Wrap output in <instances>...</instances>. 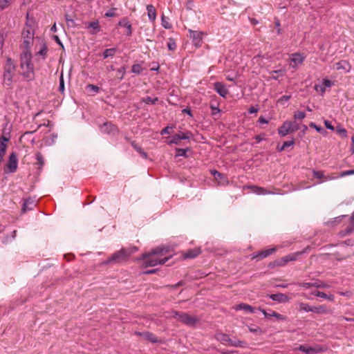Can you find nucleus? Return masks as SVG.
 Listing matches in <instances>:
<instances>
[{"label":"nucleus","instance_id":"16","mask_svg":"<svg viewBox=\"0 0 354 354\" xmlns=\"http://www.w3.org/2000/svg\"><path fill=\"white\" fill-rule=\"evenodd\" d=\"M258 310L261 311L266 318H270L272 317H275L276 319L281 321L287 320V317L283 316L274 310H270L269 312H267L266 310L259 308Z\"/></svg>","mask_w":354,"mask_h":354},{"label":"nucleus","instance_id":"51","mask_svg":"<svg viewBox=\"0 0 354 354\" xmlns=\"http://www.w3.org/2000/svg\"><path fill=\"white\" fill-rule=\"evenodd\" d=\"M117 10V8H112L109 9V10H107L105 12L104 16L106 17H113L115 16V10Z\"/></svg>","mask_w":354,"mask_h":354},{"label":"nucleus","instance_id":"12","mask_svg":"<svg viewBox=\"0 0 354 354\" xmlns=\"http://www.w3.org/2000/svg\"><path fill=\"white\" fill-rule=\"evenodd\" d=\"M298 349L306 354H317L322 351V349L319 346H310L308 345H301Z\"/></svg>","mask_w":354,"mask_h":354},{"label":"nucleus","instance_id":"29","mask_svg":"<svg viewBox=\"0 0 354 354\" xmlns=\"http://www.w3.org/2000/svg\"><path fill=\"white\" fill-rule=\"evenodd\" d=\"M337 70H345L346 72H349L351 66L349 63L346 60H341L335 64Z\"/></svg>","mask_w":354,"mask_h":354},{"label":"nucleus","instance_id":"30","mask_svg":"<svg viewBox=\"0 0 354 354\" xmlns=\"http://www.w3.org/2000/svg\"><path fill=\"white\" fill-rule=\"evenodd\" d=\"M312 313L317 314H328L330 313L325 305H321L319 306H312Z\"/></svg>","mask_w":354,"mask_h":354},{"label":"nucleus","instance_id":"9","mask_svg":"<svg viewBox=\"0 0 354 354\" xmlns=\"http://www.w3.org/2000/svg\"><path fill=\"white\" fill-rule=\"evenodd\" d=\"M313 177L319 180L316 184H321L324 182L333 180L338 178L335 174H325L324 171L313 170Z\"/></svg>","mask_w":354,"mask_h":354},{"label":"nucleus","instance_id":"4","mask_svg":"<svg viewBox=\"0 0 354 354\" xmlns=\"http://www.w3.org/2000/svg\"><path fill=\"white\" fill-rule=\"evenodd\" d=\"M128 259L127 248H122L120 250L114 252L109 259L103 262V264L120 263Z\"/></svg>","mask_w":354,"mask_h":354},{"label":"nucleus","instance_id":"59","mask_svg":"<svg viewBox=\"0 0 354 354\" xmlns=\"http://www.w3.org/2000/svg\"><path fill=\"white\" fill-rule=\"evenodd\" d=\"M289 261H290L289 260L288 255L285 256L283 258H281L280 261L278 263V266H283Z\"/></svg>","mask_w":354,"mask_h":354},{"label":"nucleus","instance_id":"36","mask_svg":"<svg viewBox=\"0 0 354 354\" xmlns=\"http://www.w3.org/2000/svg\"><path fill=\"white\" fill-rule=\"evenodd\" d=\"M131 146L133 147V149L140 153V155L143 157L144 158H147V153L140 147L138 146L135 142H131Z\"/></svg>","mask_w":354,"mask_h":354},{"label":"nucleus","instance_id":"26","mask_svg":"<svg viewBox=\"0 0 354 354\" xmlns=\"http://www.w3.org/2000/svg\"><path fill=\"white\" fill-rule=\"evenodd\" d=\"M118 25L120 26H123L127 29L126 35L128 36H131L132 35V26L129 20L127 18L122 19Z\"/></svg>","mask_w":354,"mask_h":354},{"label":"nucleus","instance_id":"41","mask_svg":"<svg viewBox=\"0 0 354 354\" xmlns=\"http://www.w3.org/2000/svg\"><path fill=\"white\" fill-rule=\"evenodd\" d=\"M189 151V148L186 149H180V148H176V156H183L185 158L187 157V152Z\"/></svg>","mask_w":354,"mask_h":354},{"label":"nucleus","instance_id":"19","mask_svg":"<svg viewBox=\"0 0 354 354\" xmlns=\"http://www.w3.org/2000/svg\"><path fill=\"white\" fill-rule=\"evenodd\" d=\"M215 339L220 342L223 344H227L230 346L232 339L230 338L229 335L227 334L221 333V332H217L215 334Z\"/></svg>","mask_w":354,"mask_h":354},{"label":"nucleus","instance_id":"39","mask_svg":"<svg viewBox=\"0 0 354 354\" xmlns=\"http://www.w3.org/2000/svg\"><path fill=\"white\" fill-rule=\"evenodd\" d=\"M158 101V98L157 97H151L149 96H147V97L142 99V102H143L147 104H155Z\"/></svg>","mask_w":354,"mask_h":354},{"label":"nucleus","instance_id":"44","mask_svg":"<svg viewBox=\"0 0 354 354\" xmlns=\"http://www.w3.org/2000/svg\"><path fill=\"white\" fill-rule=\"evenodd\" d=\"M299 310H303L305 312H312V306H310L308 304L305 303H300Z\"/></svg>","mask_w":354,"mask_h":354},{"label":"nucleus","instance_id":"27","mask_svg":"<svg viewBox=\"0 0 354 354\" xmlns=\"http://www.w3.org/2000/svg\"><path fill=\"white\" fill-rule=\"evenodd\" d=\"M234 308L236 310H243L244 311H246V312H248L250 313H256V310H257L255 308L252 307V306L247 304H244V303H241V304L236 305Z\"/></svg>","mask_w":354,"mask_h":354},{"label":"nucleus","instance_id":"42","mask_svg":"<svg viewBox=\"0 0 354 354\" xmlns=\"http://www.w3.org/2000/svg\"><path fill=\"white\" fill-rule=\"evenodd\" d=\"M143 71L142 67L139 64H133L131 67V71L133 73L140 75Z\"/></svg>","mask_w":354,"mask_h":354},{"label":"nucleus","instance_id":"58","mask_svg":"<svg viewBox=\"0 0 354 354\" xmlns=\"http://www.w3.org/2000/svg\"><path fill=\"white\" fill-rule=\"evenodd\" d=\"M322 84L324 87L327 88H330L333 85V82L327 78L323 79Z\"/></svg>","mask_w":354,"mask_h":354},{"label":"nucleus","instance_id":"35","mask_svg":"<svg viewBox=\"0 0 354 354\" xmlns=\"http://www.w3.org/2000/svg\"><path fill=\"white\" fill-rule=\"evenodd\" d=\"M180 313L181 312L176 311V310L167 311L165 313V317L166 319L175 318L178 321L179 317L180 315Z\"/></svg>","mask_w":354,"mask_h":354},{"label":"nucleus","instance_id":"20","mask_svg":"<svg viewBox=\"0 0 354 354\" xmlns=\"http://www.w3.org/2000/svg\"><path fill=\"white\" fill-rule=\"evenodd\" d=\"M306 57L299 53H295L291 55V62L294 64L292 66L294 68H296L298 65L301 64Z\"/></svg>","mask_w":354,"mask_h":354},{"label":"nucleus","instance_id":"49","mask_svg":"<svg viewBox=\"0 0 354 354\" xmlns=\"http://www.w3.org/2000/svg\"><path fill=\"white\" fill-rule=\"evenodd\" d=\"M270 74H277V76L272 75V78L273 80H277L278 76H282L284 74V71L279 69V70H275L270 72Z\"/></svg>","mask_w":354,"mask_h":354},{"label":"nucleus","instance_id":"22","mask_svg":"<svg viewBox=\"0 0 354 354\" xmlns=\"http://www.w3.org/2000/svg\"><path fill=\"white\" fill-rule=\"evenodd\" d=\"M211 172L213 174L214 178L218 182L219 184L223 185L227 184L228 181L225 174L216 170H213Z\"/></svg>","mask_w":354,"mask_h":354},{"label":"nucleus","instance_id":"62","mask_svg":"<svg viewBox=\"0 0 354 354\" xmlns=\"http://www.w3.org/2000/svg\"><path fill=\"white\" fill-rule=\"evenodd\" d=\"M136 251H138V248L136 246H132L127 249V253L128 254V258L130 257V255L133 253H135Z\"/></svg>","mask_w":354,"mask_h":354},{"label":"nucleus","instance_id":"2","mask_svg":"<svg viewBox=\"0 0 354 354\" xmlns=\"http://www.w3.org/2000/svg\"><path fill=\"white\" fill-rule=\"evenodd\" d=\"M16 70L17 65L15 62L12 58L7 57L6 63L3 66L2 84L3 86L12 88Z\"/></svg>","mask_w":354,"mask_h":354},{"label":"nucleus","instance_id":"28","mask_svg":"<svg viewBox=\"0 0 354 354\" xmlns=\"http://www.w3.org/2000/svg\"><path fill=\"white\" fill-rule=\"evenodd\" d=\"M201 252V251L200 248L190 249L185 253L184 257L186 259H193L199 255Z\"/></svg>","mask_w":354,"mask_h":354},{"label":"nucleus","instance_id":"5","mask_svg":"<svg viewBox=\"0 0 354 354\" xmlns=\"http://www.w3.org/2000/svg\"><path fill=\"white\" fill-rule=\"evenodd\" d=\"M35 32L34 30L30 27L26 26L22 31V37L24 38V50H30L31 45L33 43Z\"/></svg>","mask_w":354,"mask_h":354},{"label":"nucleus","instance_id":"24","mask_svg":"<svg viewBox=\"0 0 354 354\" xmlns=\"http://www.w3.org/2000/svg\"><path fill=\"white\" fill-rule=\"evenodd\" d=\"M248 188L250 189L253 193H254L257 195H266V194H273L272 192L266 190L263 187H258V186H255V185L248 186Z\"/></svg>","mask_w":354,"mask_h":354},{"label":"nucleus","instance_id":"33","mask_svg":"<svg viewBox=\"0 0 354 354\" xmlns=\"http://www.w3.org/2000/svg\"><path fill=\"white\" fill-rule=\"evenodd\" d=\"M21 75L28 82L32 81L35 79V72L32 70H24L23 71Z\"/></svg>","mask_w":354,"mask_h":354},{"label":"nucleus","instance_id":"63","mask_svg":"<svg viewBox=\"0 0 354 354\" xmlns=\"http://www.w3.org/2000/svg\"><path fill=\"white\" fill-rule=\"evenodd\" d=\"M65 19L68 24V26H75V21L73 19H71L68 15H65Z\"/></svg>","mask_w":354,"mask_h":354},{"label":"nucleus","instance_id":"54","mask_svg":"<svg viewBox=\"0 0 354 354\" xmlns=\"http://www.w3.org/2000/svg\"><path fill=\"white\" fill-rule=\"evenodd\" d=\"M315 90L317 92H320L321 95H323L326 91V88L324 85L315 84Z\"/></svg>","mask_w":354,"mask_h":354},{"label":"nucleus","instance_id":"46","mask_svg":"<svg viewBox=\"0 0 354 354\" xmlns=\"http://www.w3.org/2000/svg\"><path fill=\"white\" fill-rule=\"evenodd\" d=\"M336 131L337 133H339L342 137H346L347 136V131L346 130L343 128L342 126L339 125L336 127Z\"/></svg>","mask_w":354,"mask_h":354},{"label":"nucleus","instance_id":"23","mask_svg":"<svg viewBox=\"0 0 354 354\" xmlns=\"http://www.w3.org/2000/svg\"><path fill=\"white\" fill-rule=\"evenodd\" d=\"M35 206V201L31 198H28L24 201L21 210L25 213L27 211L32 209Z\"/></svg>","mask_w":354,"mask_h":354},{"label":"nucleus","instance_id":"14","mask_svg":"<svg viewBox=\"0 0 354 354\" xmlns=\"http://www.w3.org/2000/svg\"><path fill=\"white\" fill-rule=\"evenodd\" d=\"M135 335L139 337H142L146 340H147L149 342L151 343H158L160 341L158 339V338L152 333L149 331H145V332H136Z\"/></svg>","mask_w":354,"mask_h":354},{"label":"nucleus","instance_id":"61","mask_svg":"<svg viewBox=\"0 0 354 354\" xmlns=\"http://www.w3.org/2000/svg\"><path fill=\"white\" fill-rule=\"evenodd\" d=\"M173 129V127L167 126L160 131L161 135L170 134L171 130Z\"/></svg>","mask_w":354,"mask_h":354},{"label":"nucleus","instance_id":"3","mask_svg":"<svg viewBox=\"0 0 354 354\" xmlns=\"http://www.w3.org/2000/svg\"><path fill=\"white\" fill-rule=\"evenodd\" d=\"M299 126L295 121H285L278 129V133L284 137L290 133H294L299 130Z\"/></svg>","mask_w":354,"mask_h":354},{"label":"nucleus","instance_id":"37","mask_svg":"<svg viewBox=\"0 0 354 354\" xmlns=\"http://www.w3.org/2000/svg\"><path fill=\"white\" fill-rule=\"evenodd\" d=\"M230 346L236 348H245L247 346V343L244 341L232 339Z\"/></svg>","mask_w":354,"mask_h":354},{"label":"nucleus","instance_id":"8","mask_svg":"<svg viewBox=\"0 0 354 354\" xmlns=\"http://www.w3.org/2000/svg\"><path fill=\"white\" fill-rule=\"evenodd\" d=\"M178 321L189 327H194L199 322V319L196 316H191L189 314L181 312Z\"/></svg>","mask_w":354,"mask_h":354},{"label":"nucleus","instance_id":"11","mask_svg":"<svg viewBox=\"0 0 354 354\" xmlns=\"http://www.w3.org/2000/svg\"><path fill=\"white\" fill-rule=\"evenodd\" d=\"M298 284L299 286L305 289H308L313 287L317 288H327L330 287L328 283L320 280H316L315 282H302L299 283Z\"/></svg>","mask_w":354,"mask_h":354},{"label":"nucleus","instance_id":"31","mask_svg":"<svg viewBox=\"0 0 354 354\" xmlns=\"http://www.w3.org/2000/svg\"><path fill=\"white\" fill-rule=\"evenodd\" d=\"M311 295L316 296V297H319L325 299H328L331 301H333L335 299L333 295H327V294H326L323 292L319 291V290H315V291L312 292Z\"/></svg>","mask_w":354,"mask_h":354},{"label":"nucleus","instance_id":"21","mask_svg":"<svg viewBox=\"0 0 354 354\" xmlns=\"http://www.w3.org/2000/svg\"><path fill=\"white\" fill-rule=\"evenodd\" d=\"M269 297L274 301H277L279 303H286L289 301V297L285 294L283 293H277V294H272L269 296Z\"/></svg>","mask_w":354,"mask_h":354},{"label":"nucleus","instance_id":"47","mask_svg":"<svg viewBox=\"0 0 354 354\" xmlns=\"http://www.w3.org/2000/svg\"><path fill=\"white\" fill-rule=\"evenodd\" d=\"M59 91L61 93H64V80L63 72H62L60 77H59Z\"/></svg>","mask_w":354,"mask_h":354},{"label":"nucleus","instance_id":"57","mask_svg":"<svg viewBox=\"0 0 354 354\" xmlns=\"http://www.w3.org/2000/svg\"><path fill=\"white\" fill-rule=\"evenodd\" d=\"M310 127L311 128H314L317 132L319 133H322L324 130V129L320 127V126H317L315 123L314 122H310V124H309Z\"/></svg>","mask_w":354,"mask_h":354},{"label":"nucleus","instance_id":"18","mask_svg":"<svg viewBox=\"0 0 354 354\" xmlns=\"http://www.w3.org/2000/svg\"><path fill=\"white\" fill-rule=\"evenodd\" d=\"M214 89L222 97L225 98L229 93L223 83L216 82L214 84Z\"/></svg>","mask_w":354,"mask_h":354},{"label":"nucleus","instance_id":"40","mask_svg":"<svg viewBox=\"0 0 354 354\" xmlns=\"http://www.w3.org/2000/svg\"><path fill=\"white\" fill-rule=\"evenodd\" d=\"M167 47L169 50H172V51H174L176 49L177 46H176V41L174 38L170 37L168 39Z\"/></svg>","mask_w":354,"mask_h":354},{"label":"nucleus","instance_id":"25","mask_svg":"<svg viewBox=\"0 0 354 354\" xmlns=\"http://www.w3.org/2000/svg\"><path fill=\"white\" fill-rule=\"evenodd\" d=\"M354 232V212L352 214V216L350 218L349 225L347 226L345 230L341 232V234L342 236H346L351 234Z\"/></svg>","mask_w":354,"mask_h":354},{"label":"nucleus","instance_id":"45","mask_svg":"<svg viewBox=\"0 0 354 354\" xmlns=\"http://www.w3.org/2000/svg\"><path fill=\"white\" fill-rule=\"evenodd\" d=\"M353 174H354V169H351V170H346V171H342L339 174H335V176H338V178H342V177H344L346 176L353 175Z\"/></svg>","mask_w":354,"mask_h":354},{"label":"nucleus","instance_id":"48","mask_svg":"<svg viewBox=\"0 0 354 354\" xmlns=\"http://www.w3.org/2000/svg\"><path fill=\"white\" fill-rule=\"evenodd\" d=\"M304 252H297L293 254H288L289 260L290 261H295L297 259L298 257H299L301 254H302Z\"/></svg>","mask_w":354,"mask_h":354},{"label":"nucleus","instance_id":"32","mask_svg":"<svg viewBox=\"0 0 354 354\" xmlns=\"http://www.w3.org/2000/svg\"><path fill=\"white\" fill-rule=\"evenodd\" d=\"M147 15L151 21H154L156 18V8L153 5H147Z\"/></svg>","mask_w":354,"mask_h":354},{"label":"nucleus","instance_id":"60","mask_svg":"<svg viewBox=\"0 0 354 354\" xmlns=\"http://www.w3.org/2000/svg\"><path fill=\"white\" fill-rule=\"evenodd\" d=\"M47 53V46L43 44L41 49L39 50L38 54L41 56L45 57Z\"/></svg>","mask_w":354,"mask_h":354},{"label":"nucleus","instance_id":"53","mask_svg":"<svg viewBox=\"0 0 354 354\" xmlns=\"http://www.w3.org/2000/svg\"><path fill=\"white\" fill-rule=\"evenodd\" d=\"M86 89L89 91H93L95 93H98L100 91V88L97 86H95L94 84H88L86 86Z\"/></svg>","mask_w":354,"mask_h":354},{"label":"nucleus","instance_id":"15","mask_svg":"<svg viewBox=\"0 0 354 354\" xmlns=\"http://www.w3.org/2000/svg\"><path fill=\"white\" fill-rule=\"evenodd\" d=\"M277 251V248L273 247L268 250L260 251L257 253L252 254L251 255L252 259H262L264 258H266L267 257L270 256V254L274 253Z\"/></svg>","mask_w":354,"mask_h":354},{"label":"nucleus","instance_id":"43","mask_svg":"<svg viewBox=\"0 0 354 354\" xmlns=\"http://www.w3.org/2000/svg\"><path fill=\"white\" fill-rule=\"evenodd\" d=\"M37 164L41 168L44 165V159L42 154L40 152L36 153Z\"/></svg>","mask_w":354,"mask_h":354},{"label":"nucleus","instance_id":"52","mask_svg":"<svg viewBox=\"0 0 354 354\" xmlns=\"http://www.w3.org/2000/svg\"><path fill=\"white\" fill-rule=\"evenodd\" d=\"M250 332L253 333H261V328L259 326L252 325L248 327Z\"/></svg>","mask_w":354,"mask_h":354},{"label":"nucleus","instance_id":"13","mask_svg":"<svg viewBox=\"0 0 354 354\" xmlns=\"http://www.w3.org/2000/svg\"><path fill=\"white\" fill-rule=\"evenodd\" d=\"M188 32L189 33V37L193 40L194 44L196 46H201L204 32L202 31L192 30L191 29H189Z\"/></svg>","mask_w":354,"mask_h":354},{"label":"nucleus","instance_id":"38","mask_svg":"<svg viewBox=\"0 0 354 354\" xmlns=\"http://www.w3.org/2000/svg\"><path fill=\"white\" fill-rule=\"evenodd\" d=\"M116 49L113 48H107L103 52V57L104 59L108 58L109 57H113L115 54Z\"/></svg>","mask_w":354,"mask_h":354},{"label":"nucleus","instance_id":"17","mask_svg":"<svg viewBox=\"0 0 354 354\" xmlns=\"http://www.w3.org/2000/svg\"><path fill=\"white\" fill-rule=\"evenodd\" d=\"M17 156L15 152H12L10 153L8 161L7 162V167L8 168L10 172H15L17 168Z\"/></svg>","mask_w":354,"mask_h":354},{"label":"nucleus","instance_id":"55","mask_svg":"<svg viewBox=\"0 0 354 354\" xmlns=\"http://www.w3.org/2000/svg\"><path fill=\"white\" fill-rule=\"evenodd\" d=\"M10 5V2L8 0H0V11L6 9Z\"/></svg>","mask_w":354,"mask_h":354},{"label":"nucleus","instance_id":"1","mask_svg":"<svg viewBox=\"0 0 354 354\" xmlns=\"http://www.w3.org/2000/svg\"><path fill=\"white\" fill-rule=\"evenodd\" d=\"M167 250L164 247H157L152 249L150 252L144 253L141 259L145 260V264L148 266H156L157 265L165 264L168 260L169 257H162L165 254Z\"/></svg>","mask_w":354,"mask_h":354},{"label":"nucleus","instance_id":"64","mask_svg":"<svg viewBox=\"0 0 354 354\" xmlns=\"http://www.w3.org/2000/svg\"><path fill=\"white\" fill-rule=\"evenodd\" d=\"M210 108L212 110V115H214L221 112V109L215 105L210 104Z\"/></svg>","mask_w":354,"mask_h":354},{"label":"nucleus","instance_id":"50","mask_svg":"<svg viewBox=\"0 0 354 354\" xmlns=\"http://www.w3.org/2000/svg\"><path fill=\"white\" fill-rule=\"evenodd\" d=\"M306 117V113L303 111H296L294 114L295 120H303Z\"/></svg>","mask_w":354,"mask_h":354},{"label":"nucleus","instance_id":"6","mask_svg":"<svg viewBox=\"0 0 354 354\" xmlns=\"http://www.w3.org/2000/svg\"><path fill=\"white\" fill-rule=\"evenodd\" d=\"M20 67L22 71L34 69L30 50H24V52L21 54Z\"/></svg>","mask_w":354,"mask_h":354},{"label":"nucleus","instance_id":"7","mask_svg":"<svg viewBox=\"0 0 354 354\" xmlns=\"http://www.w3.org/2000/svg\"><path fill=\"white\" fill-rule=\"evenodd\" d=\"M99 128L101 133L109 136H114L118 133V129L117 126L109 121L104 122L102 124L100 125Z\"/></svg>","mask_w":354,"mask_h":354},{"label":"nucleus","instance_id":"56","mask_svg":"<svg viewBox=\"0 0 354 354\" xmlns=\"http://www.w3.org/2000/svg\"><path fill=\"white\" fill-rule=\"evenodd\" d=\"M162 25L166 29H170L172 27V25L165 19V17H162Z\"/></svg>","mask_w":354,"mask_h":354},{"label":"nucleus","instance_id":"10","mask_svg":"<svg viewBox=\"0 0 354 354\" xmlns=\"http://www.w3.org/2000/svg\"><path fill=\"white\" fill-rule=\"evenodd\" d=\"M192 133L190 131L180 132L174 135L171 137V139L167 142V144L168 145H172V144L178 145L181 140H188L192 137Z\"/></svg>","mask_w":354,"mask_h":354},{"label":"nucleus","instance_id":"34","mask_svg":"<svg viewBox=\"0 0 354 354\" xmlns=\"http://www.w3.org/2000/svg\"><path fill=\"white\" fill-rule=\"evenodd\" d=\"M87 28H91L92 30L90 31V32L92 35L97 34L100 30V26L99 25V22L97 21H91L88 24V26L86 27Z\"/></svg>","mask_w":354,"mask_h":354}]
</instances>
